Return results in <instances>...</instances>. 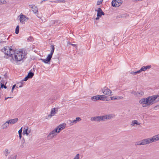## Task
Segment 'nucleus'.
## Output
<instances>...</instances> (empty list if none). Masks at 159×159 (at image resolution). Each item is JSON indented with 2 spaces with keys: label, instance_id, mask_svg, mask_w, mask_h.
I'll return each instance as SVG.
<instances>
[{
  "label": "nucleus",
  "instance_id": "1",
  "mask_svg": "<svg viewBox=\"0 0 159 159\" xmlns=\"http://www.w3.org/2000/svg\"><path fill=\"white\" fill-rule=\"evenodd\" d=\"M2 51L9 57H12V60L16 62L23 61L26 58L27 54L25 51L23 49L19 50H14L11 47L7 46L2 49Z\"/></svg>",
  "mask_w": 159,
  "mask_h": 159
},
{
  "label": "nucleus",
  "instance_id": "2",
  "mask_svg": "<svg viewBox=\"0 0 159 159\" xmlns=\"http://www.w3.org/2000/svg\"><path fill=\"white\" fill-rule=\"evenodd\" d=\"M159 101V95H154L146 98H142L139 101V103L143 107H146Z\"/></svg>",
  "mask_w": 159,
  "mask_h": 159
},
{
  "label": "nucleus",
  "instance_id": "3",
  "mask_svg": "<svg viewBox=\"0 0 159 159\" xmlns=\"http://www.w3.org/2000/svg\"><path fill=\"white\" fill-rule=\"evenodd\" d=\"M66 124L63 123L57 126L56 128L51 131L47 136L48 140L52 139L55 138L57 135V134L65 128Z\"/></svg>",
  "mask_w": 159,
  "mask_h": 159
},
{
  "label": "nucleus",
  "instance_id": "4",
  "mask_svg": "<svg viewBox=\"0 0 159 159\" xmlns=\"http://www.w3.org/2000/svg\"><path fill=\"white\" fill-rule=\"evenodd\" d=\"M159 140V134L155 135L152 137L145 139L141 141L137 142L135 143V145H147Z\"/></svg>",
  "mask_w": 159,
  "mask_h": 159
},
{
  "label": "nucleus",
  "instance_id": "5",
  "mask_svg": "<svg viewBox=\"0 0 159 159\" xmlns=\"http://www.w3.org/2000/svg\"><path fill=\"white\" fill-rule=\"evenodd\" d=\"M52 49L50 53L48 55L46 59H40V60H41L43 62L45 63H48L50 62L52 57L53 54L54 52V48L53 46H52Z\"/></svg>",
  "mask_w": 159,
  "mask_h": 159
},
{
  "label": "nucleus",
  "instance_id": "6",
  "mask_svg": "<svg viewBox=\"0 0 159 159\" xmlns=\"http://www.w3.org/2000/svg\"><path fill=\"white\" fill-rule=\"evenodd\" d=\"M58 111V109L57 108H52L51 110L50 113L45 117V118L47 119H50L52 116H54Z\"/></svg>",
  "mask_w": 159,
  "mask_h": 159
},
{
  "label": "nucleus",
  "instance_id": "7",
  "mask_svg": "<svg viewBox=\"0 0 159 159\" xmlns=\"http://www.w3.org/2000/svg\"><path fill=\"white\" fill-rule=\"evenodd\" d=\"M19 17L20 18V22L22 24H24L25 22L28 20L29 19V18L27 17L22 13L19 16Z\"/></svg>",
  "mask_w": 159,
  "mask_h": 159
},
{
  "label": "nucleus",
  "instance_id": "8",
  "mask_svg": "<svg viewBox=\"0 0 159 159\" xmlns=\"http://www.w3.org/2000/svg\"><path fill=\"white\" fill-rule=\"evenodd\" d=\"M102 92L105 95L109 96H111L112 95L111 91L108 88L106 87H105L102 89Z\"/></svg>",
  "mask_w": 159,
  "mask_h": 159
},
{
  "label": "nucleus",
  "instance_id": "9",
  "mask_svg": "<svg viewBox=\"0 0 159 159\" xmlns=\"http://www.w3.org/2000/svg\"><path fill=\"white\" fill-rule=\"evenodd\" d=\"M31 131L30 128H29L28 126H25L24 128L23 134L24 135L25 134L26 136H28L31 132Z\"/></svg>",
  "mask_w": 159,
  "mask_h": 159
},
{
  "label": "nucleus",
  "instance_id": "10",
  "mask_svg": "<svg viewBox=\"0 0 159 159\" xmlns=\"http://www.w3.org/2000/svg\"><path fill=\"white\" fill-rule=\"evenodd\" d=\"M104 13L102 11L101 9L100 8H98L97 11V17L96 18V20H98L99 17H101L102 15H104Z\"/></svg>",
  "mask_w": 159,
  "mask_h": 159
},
{
  "label": "nucleus",
  "instance_id": "11",
  "mask_svg": "<svg viewBox=\"0 0 159 159\" xmlns=\"http://www.w3.org/2000/svg\"><path fill=\"white\" fill-rule=\"evenodd\" d=\"M81 119L80 117H76L75 119L71 121L70 120H69V121H70V125H72L80 121L81 120Z\"/></svg>",
  "mask_w": 159,
  "mask_h": 159
},
{
  "label": "nucleus",
  "instance_id": "12",
  "mask_svg": "<svg viewBox=\"0 0 159 159\" xmlns=\"http://www.w3.org/2000/svg\"><path fill=\"white\" fill-rule=\"evenodd\" d=\"M18 119L17 118H15L13 119H11L7 120L8 122L9 125H13L16 123L18 121Z\"/></svg>",
  "mask_w": 159,
  "mask_h": 159
},
{
  "label": "nucleus",
  "instance_id": "13",
  "mask_svg": "<svg viewBox=\"0 0 159 159\" xmlns=\"http://www.w3.org/2000/svg\"><path fill=\"white\" fill-rule=\"evenodd\" d=\"M103 116L104 121L105 120H110L114 117V116L112 114L106 115Z\"/></svg>",
  "mask_w": 159,
  "mask_h": 159
},
{
  "label": "nucleus",
  "instance_id": "14",
  "mask_svg": "<svg viewBox=\"0 0 159 159\" xmlns=\"http://www.w3.org/2000/svg\"><path fill=\"white\" fill-rule=\"evenodd\" d=\"M29 6L32 9V11L35 14L37 13L38 12V9L36 6H35V5H30Z\"/></svg>",
  "mask_w": 159,
  "mask_h": 159
},
{
  "label": "nucleus",
  "instance_id": "15",
  "mask_svg": "<svg viewBox=\"0 0 159 159\" xmlns=\"http://www.w3.org/2000/svg\"><path fill=\"white\" fill-rule=\"evenodd\" d=\"M9 125L8 122L7 121L2 125L1 128L2 129H6L8 127Z\"/></svg>",
  "mask_w": 159,
  "mask_h": 159
},
{
  "label": "nucleus",
  "instance_id": "16",
  "mask_svg": "<svg viewBox=\"0 0 159 159\" xmlns=\"http://www.w3.org/2000/svg\"><path fill=\"white\" fill-rule=\"evenodd\" d=\"M96 121L97 122H100L101 121H104L103 116H96Z\"/></svg>",
  "mask_w": 159,
  "mask_h": 159
},
{
  "label": "nucleus",
  "instance_id": "17",
  "mask_svg": "<svg viewBox=\"0 0 159 159\" xmlns=\"http://www.w3.org/2000/svg\"><path fill=\"white\" fill-rule=\"evenodd\" d=\"M140 125V123H139L137 120H133L132 121L131 124V125L132 126H135V125Z\"/></svg>",
  "mask_w": 159,
  "mask_h": 159
},
{
  "label": "nucleus",
  "instance_id": "18",
  "mask_svg": "<svg viewBox=\"0 0 159 159\" xmlns=\"http://www.w3.org/2000/svg\"><path fill=\"white\" fill-rule=\"evenodd\" d=\"M144 95V92L142 91L137 92L136 97H140Z\"/></svg>",
  "mask_w": 159,
  "mask_h": 159
},
{
  "label": "nucleus",
  "instance_id": "19",
  "mask_svg": "<svg viewBox=\"0 0 159 159\" xmlns=\"http://www.w3.org/2000/svg\"><path fill=\"white\" fill-rule=\"evenodd\" d=\"M92 101H97L99 100L98 95L94 96L92 97L91 98Z\"/></svg>",
  "mask_w": 159,
  "mask_h": 159
},
{
  "label": "nucleus",
  "instance_id": "20",
  "mask_svg": "<svg viewBox=\"0 0 159 159\" xmlns=\"http://www.w3.org/2000/svg\"><path fill=\"white\" fill-rule=\"evenodd\" d=\"M116 2L117 4H116V7H118L123 2V1L122 0H116Z\"/></svg>",
  "mask_w": 159,
  "mask_h": 159
},
{
  "label": "nucleus",
  "instance_id": "21",
  "mask_svg": "<svg viewBox=\"0 0 159 159\" xmlns=\"http://www.w3.org/2000/svg\"><path fill=\"white\" fill-rule=\"evenodd\" d=\"M117 4L116 0H113L111 2L112 6L114 7H117L116 4Z\"/></svg>",
  "mask_w": 159,
  "mask_h": 159
},
{
  "label": "nucleus",
  "instance_id": "22",
  "mask_svg": "<svg viewBox=\"0 0 159 159\" xmlns=\"http://www.w3.org/2000/svg\"><path fill=\"white\" fill-rule=\"evenodd\" d=\"M98 99L104 101L105 100V96L104 95H98Z\"/></svg>",
  "mask_w": 159,
  "mask_h": 159
},
{
  "label": "nucleus",
  "instance_id": "23",
  "mask_svg": "<svg viewBox=\"0 0 159 159\" xmlns=\"http://www.w3.org/2000/svg\"><path fill=\"white\" fill-rule=\"evenodd\" d=\"M34 74L33 73L31 72H30L28 74V76L29 77V78H32L33 76H34Z\"/></svg>",
  "mask_w": 159,
  "mask_h": 159
},
{
  "label": "nucleus",
  "instance_id": "24",
  "mask_svg": "<svg viewBox=\"0 0 159 159\" xmlns=\"http://www.w3.org/2000/svg\"><path fill=\"white\" fill-rule=\"evenodd\" d=\"M146 70V67L144 66H143L139 70V73H141L142 71H145Z\"/></svg>",
  "mask_w": 159,
  "mask_h": 159
},
{
  "label": "nucleus",
  "instance_id": "25",
  "mask_svg": "<svg viewBox=\"0 0 159 159\" xmlns=\"http://www.w3.org/2000/svg\"><path fill=\"white\" fill-rule=\"evenodd\" d=\"M10 153V152L8 149H6L4 152L5 156L7 157Z\"/></svg>",
  "mask_w": 159,
  "mask_h": 159
},
{
  "label": "nucleus",
  "instance_id": "26",
  "mask_svg": "<svg viewBox=\"0 0 159 159\" xmlns=\"http://www.w3.org/2000/svg\"><path fill=\"white\" fill-rule=\"evenodd\" d=\"M19 26L18 25H17L15 30V33L16 34H18L19 32Z\"/></svg>",
  "mask_w": 159,
  "mask_h": 159
},
{
  "label": "nucleus",
  "instance_id": "27",
  "mask_svg": "<svg viewBox=\"0 0 159 159\" xmlns=\"http://www.w3.org/2000/svg\"><path fill=\"white\" fill-rule=\"evenodd\" d=\"M7 3L5 0H0V5L5 4Z\"/></svg>",
  "mask_w": 159,
  "mask_h": 159
},
{
  "label": "nucleus",
  "instance_id": "28",
  "mask_svg": "<svg viewBox=\"0 0 159 159\" xmlns=\"http://www.w3.org/2000/svg\"><path fill=\"white\" fill-rule=\"evenodd\" d=\"M130 74H131L133 75H135L137 74H139V70H138L137 71H135V72H134L133 71H131V72H130Z\"/></svg>",
  "mask_w": 159,
  "mask_h": 159
},
{
  "label": "nucleus",
  "instance_id": "29",
  "mask_svg": "<svg viewBox=\"0 0 159 159\" xmlns=\"http://www.w3.org/2000/svg\"><path fill=\"white\" fill-rule=\"evenodd\" d=\"M73 159H80V155L79 154H77L74 157Z\"/></svg>",
  "mask_w": 159,
  "mask_h": 159
},
{
  "label": "nucleus",
  "instance_id": "30",
  "mask_svg": "<svg viewBox=\"0 0 159 159\" xmlns=\"http://www.w3.org/2000/svg\"><path fill=\"white\" fill-rule=\"evenodd\" d=\"M130 93L134 94L135 97H136L137 92H136L134 90H132L131 91Z\"/></svg>",
  "mask_w": 159,
  "mask_h": 159
},
{
  "label": "nucleus",
  "instance_id": "31",
  "mask_svg": "<svg viewBox=\"0 0 159 159\" xmlns=\"http://www.w3.org/2000/svg\"><path fill=\"white\" fill-rule=\"evenodd\" d=\"M29 78V77L28 76H27L26 77H25V78L23 80H22L21 82V83L22 84V82L23 81H27L28 79Z\"/></svg>",
  "mask_w": 159,
  "mask_h": 159
},
{
  "label": "nucleus",
  "instance_id": "32",
  "mask_svg": "<svg viewBox=\"0 0 159 159\" xmlns=\"http://www.w3.org/2000/svg\"><path fill=\"white\" fill-rule=\"evenodd\" d=\"M96 116L92 117L90 118V120L91 121H96Z\"/></svg>",
  "mask_w": 159,
  "mask_h": 159
},
{
  "label": "nucleus",
  "instance_id": "33",
  "mask_svg": "<svg viewBox=\"0 0 159 159\" xmlns=\"http://www.w3.org/2000/svg\"><path fill=\"white\" fill-rule=\"evenodd\" d=\"M22 141L23 143V144L21 145V146L22 147H24V146L23 145V144H24L25 143V139L24 138H23V139H22Z\"/></svg>",
  "mask_w": 159,
  "mask_h": 159
},
{
  "label": "nucleus",
  "instance_id": "34",
  "mask_svg": "<svg viewBox=\"0 0 159 159\" xmlns=\"http://www.w3.org/2000/svg\"><path fill=\"white\" fill-rule=\"evenodd\" d=\"M102 1L103 0H100L99 1H98L97 2V5H100L101 4Z\"/></svg>",
  "mask_w": 159,
  "mask_h": 159
},
{
  "label": "nucleus",
  "instance_id": "35",
  "mask_svg": "<svg viewBox=\"0 0 159 159\" xmlns=\"http://www.w3.org/2000/svg\"><path fill=\"white\" fill-rule=\"evenodd\" d=\"M23 127H21L20 129L18 131L19 134H22Z\"/></svg>",
  "mask_w": 159,
  "mask_h": 159
},
{
  "label": "nucleus",
  "instance_id": "36",
  "mask_svg": "<svg viewBox=\"0 0 159 159\" xmlns=\"http://www.w3.org/2000/svg\"><path fill=\"white\" fill-rule=\"evenodd\" d=\"M111 99L112 100L117 99L116 97H111Z\"/></svg>",
  "mask_w": 159,
  "mask_h": 159
},
{
  "label": "nucleus",
  "instance_id": "37",
  "mask_svg": "<svg viewBox=\"0 0 159 159\" xmlns=\"http://www.w3.org/2000/svg\"><path fill=\"white\" fill-rule=\"evenodd\" d=\"M146 67V70L147 69H149L151 67V65L147 66Z\"/></svg>",
  "mask_w": 159,
  "mask_h": 159
},
{
  "label": "nucleus",
  "instance_id": "38",
  "mask_svg": "<svg viewBox=\"0 0 159 159\" xmlns=\"http://www.w3.org/2000/svg\"><path fill=\"white\" fill-rule=\"evenodd\" d=\"M123 97L121 96L116 97L117 99H122Z\"/></svg>",
  "mask_w": 159,
  "mask_h": 159
},
{
  "label": "nucleus",
  "instance_id": "39",
  "mask_svg": "<svg viewBox=\"0 0 159 159\" xmlns=\"http://www.w3.org/2000/svg\"><path fill=\"white\" fill-rule=\"evenodd\" d=\"M16 86V84H14L12 88V89H11L12 92H13V90L14 89V88Z\"/></svg>",
  "mask_w": 159,
  "mask_h": 159
},
{
  "label": "nucleus",
  "instance_id": "40",
  "mask_svg": "<svg viewBox=\"0 0 159 159\" xmlns=\"http://www.w3.org/2000/svg\"><path fill=\"white\" fill-rule=\"evenodd\" d=\"M20 139H21V137H22V135H21V134H19V136Z\"/></svg>",
  "mask_w": 159,
  "mask_h": 159
},
{
  "label": "nucleus",
  "instance_id": "41",
  "mask_svg": "<svg viewBox=\"0 0 159 159\" xmlns=\"http://www.w3.org/2000/svg\"><path fill=\"white\" fill-rule=\"evenodd\" d=\"M16 156L14 157H11L10 159H16Z\"/></svg>",
  "mask_w": 159,
  "mask_h": 159
},
{
  "label": "nucleus",
  "instance_id": "42",
  "mask_svg": "<svg viewBox=\"0 0 159 159\" xmlns=\"http://www.w3.org/2000/svg\"><path fill=\"white\" fill-rule=\"evenodd\" d=\"M28 39L30 40H32V37H30L28 38Z\"/></svg>",
  "mask_w": 159,
  "mask_h": 159
},
{
  "label": "nucleus",
  "instance_id": "43",
  "mask_svg": "<svg viewBox=\"0 0 159 159\" xmlns=\"http://www.w3.org/2000/svg\"><path fill=\"white\" fill-rule=\"evenodd\" d=\"M12 98V97H7V98H5V99L6 100V99H7L8 98Z\"/></svg>",
  "mask_w": 159,
  "mask_h": 159
},
{
  "label": "nucleus",
  "instance_id": "44",
  "mask_svg": "<svg viewBox=\"0 0 159 159\" xmlns=\"http://www.w3.org/2000/svg\"><path fill=\"white\" fill-rule=\"evenodd\" d=\"M70 45H72L73 46H76V45L75 44H70Z\"/></svg>",
  "mask_w": 159,
  "mask_h": 159
},
{
  "label": "nucleus",
  "instance_id": "45",
  "mask_svg": "<svg viewBox=\"0 0 159 159\" xmlns=\"http://www.w3.org/2000/svg\"><path fill=\"white\" fill-rule=\"evenodd\" d=\"M4 88L6 89L7 88V87L4 85V86H3V87Z\"/></svg>",
  "mask_w": 159,
  "mask_h": 159
},
{
  "label": "nucleus",
  "instance_id": "46",
  "mask_svg": "<svg viewBox=\"0 0 159 159\" xmlns=\"http://www.w3.org/2000/svg\"><path fill=\"white\" fill-rule=\"evenodd\" d=\"M71 44V43H69V42H68V43H67L68 44H69V45H70V44Z\"/></svg>",
  "mask_w": 159,
  "mask_h": 159
},
{
  "label": "nucleus",
  "instance_id": "47",
  "mask_svg": "<svg viewBox=\"0 0 159 159\" xmlns=\"http://www.w3.org/2000/svg\"><path fill=\"white\" fill-rule=\"evenodd\" d=\"M22 85H20V86H19V87H20H20H22Z\"/></svg>",
  "mask_w": 159,
  "mask_h": 159
},
{
  "label": "nucleus",
  "instance_id": "48",
  "mask_svg": "<svg viewBox=\"0 0 159 159\" xmlns=\"http://www.w3.org/2000/svg\"><path fill=\"white\" fill-rule=\"evenodd\" d=\"M156 107H157V106H156V107H155L154 108H155Z\"/></svg>",
  "mask_w": 159,
  "mask_h": 159
},
{
  "label": "nucleus",
  "instance_id": "49",
  "mask_svg": "<svg viewBox=\"0 0 159 159\" xmlns=\"http://www.w3.org/2000/svg\"><path fill=\"white\" fill-rule=\"evenodd\" d=\"M159 106V105H158V106Z\"/></svg>",
  "mask_w": 159,
  "mask_h": 159
}]
</instances>
